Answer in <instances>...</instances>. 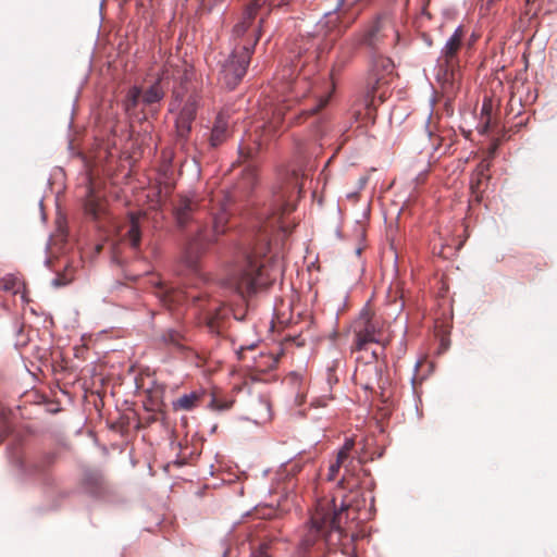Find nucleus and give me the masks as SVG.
<instances>
[{
  "label": "nucleus",
  "instance_id": "29",
  "mask_svg": "<svg viewBox=\"0 0 557 557\" xmlns=\"http://www.w3.org/2000/svg\"><path fill=\"white\" fill-rule=\"evenodd\" d=\"M55 460L54 453H45L37 461L32 463L34 472H42Z\"/></svg>",
  "mask_w": 557,
  "mask_h": 557
},
{
  "label": "nucleus",
  "instance_id": "11",
  "mask_svg": "<svg viewBox=\"0 0 557 557\" xmlns=\"http://www.w3.org/2000/svg\"><path fill=\"white\" fill-rule=\"evenodd\" d=\"M197 109V98L195 96H189L176 117V136L177 139L182 143H186L189 138L193 122L196 119Z\"/></svg>",
  "mask_w": 557,
  "mask_h": 557
},
{
  "label": "nucleus",
  "instance_id": "3",
  "mask_svg": "<svg viewBox=\"0 0 557 557\" xmlns=\"http://www.w3.org/2000/svg\"><path fill=\"white\" fill-rule=\"evenodd\" d=\"M345 509L342 507L337 511L334 499H322L318 502L311 516L312 531L323 537L330 548L336 547L343 539L344 532L341 528V520Z\"/></svg>",
  "mask_w": 557,
  "mask_h": 557
},
{
  "label": "nucleus",
  "instance_id": "12",
  "mask_svg": "<svg viewBox=\"0 0 557 557\" xmlns=\"http://www.w3.org/2000/svg\"><path fill=\"white\" fill-rule=\"evenodd\" d=\"M202 207H205L202 201L195 194L180 196L173 208L176 224L184 228L193 220L194 214Z\"/></svg>",
  "mask_w": 557,
  "mask_h": 557
},
{
  "label": "nucleus",
  "instance_id": "25",
  "mask_svg": "<svg viewBox=\"0 0 557 557\" xmlns=\"http://www.w3.org/2000/svg\"><path fill=\"white\" fill-rule=\"evenodd\" d=\"M162 293H163V301L169 307H172L174 305H180L187 298V294L182 290H175V289L163 290L162 289Z\"/></svg>",
  "mask_w": 557,
  "mask_h": 557
},
{
  "label": "nucleus",
  "instance_id": "20",
  "mask_svg": "<svg viewBox=\"0 0 557 557\" xmlns=\"http://www.w3.org/2000/svg\"><path fill=\"white\" fill-rule=\"evenodd\" d=\"M85 211L95 220L99 219L104 212L103 201L97 197L90 188L85 201Z\"/></svg>",
  "mask_w": 557,
  "mask_h": 557
},
{
  "label": "nucleus",
  "instance_id": "30",
  "mask_svg": "<svg viewBox=\"0 0 557 557\" xmlns=\"http://www.w3.org/2000/svg\"><path fill=\"white\" fill-rule=\"evenodd\" d=\"M182 357L198 368L203 367L207 361V357L205 355L199 354L189 346Z\"/></svg>",
  "mask_w": 557,
  "mask_h": 557
},
{
  "label": "nucleus",
  "instance_id": "24",
  "mask_svg": "<svg viewBox=\"0 0 557 557\" xmlns=\"http://www.w3.org/2000/svg\"><path fill=\"white\" fill-rule=\"evenodd\" d=\"M84 484L91 493H98L102 487L103 478L98 472H86L84 475Z\"/></svg>",
  "mask_w": 557,
  "mask_h": 557
},
{
  "label": "nucleus",
  "instance_id": "43",
  "mask_svg": "<svg viewBox=\"0 0 557 557\" xmlns=\"http://www.w3.org/2000/svg\"><path fill=\"white\" fill-rule=\"evenodd\" d=\"M290 0H281L280 5L281 8L285 4H288Z\"/></svg>",
  "mask_w": 557,
  "mask_h": 557
},
{
  "label": "nucleus",
  "instance_id": "42",
  "mask_svg": "<svg viewBox=\"0 0 557 557\" xmlns=\"http://www.w3.org/2000/svg\"><path fill=\"white\" fill-rule=\"evenodd\" d=\"M244 351H245V349H244V348H242V349L238 351V357H239V359L244 358Z\"/></svg>",
  "mask_w": 557,
  "mask_h": 557
},
{
  "label": "nucleus",
  "instance_id": "34",
  "mask_svg": "<svg viewBox=\"0 0 557 557\" xmlns=\"http://www.w3.org/2000/svg\"><path fill=\"white\" fill-rule=\"evenodd\" d=\"M481 121L483 123V132H487L492 127V102L484 101L481 111Z\"/></svg>",
  "mask_w": 557,
  "mask_h": 557
},
{
  "label": "nucleus",
  "instance_id": "26",
  "mask_svg": "<svg viewBox=\"0 0 557 557\" xmlns=\"http://www.w3.org/2000/svg\"><path fill=\"white\" fill-rule=\"evenodd\" d=\"M257 182V170L252 164H248L243 170L242 185L246 190L252 189Z\"/></svg>",
  "mask_w": 557,
  "mask_h": 557
},
{
  "label": "nucleus",
  "instance_id": "18",
  "mask_svg": "<svg viewBox=\"0 0 557 557\" xmlns=\"http://www.w3.org/2000/svg\"><path fill=\"white\" fill-rule=\"evenodd\" d=\"M230 309L226 307H215L211 309L207 317V325L213 333H221L224 327V319L228 315Z\"/></svg>",
  "mask_w": 557,
  "mask_h": 557
},
{
  "label": "nucleus",
  "instance_id": "19",
  "mask_svg": "<svg viewBox=\"0 0 557 557\" xmlns=\"http://www.w3.org/2000/svg\"><path fill=\"white\" fill-rule=\"evenodd\" d=\"M355 441L352 438H347L338 450V453H344L347 460L341 463V469L344 470V474L341 479V483H343L349 475H352L355 469V458L351 456V450L354 449Z\"/></svg>",
  "mask_w": 557,
  "mask_h": 557
},
{
  "label": "nucleus",
  "instance_id": "5",
  "mask_svg": "<svg viewBox=\"0 0 557 557\" xmlns=\"http://www.w3.org/2000/svg\"><path fill=\"white\" fill-rule=\"evenodd\" d=\"M259 35H249L247 42L236 48L233 53L220 61L219 82L228 89H234L246 74L250 57Z\"/></svg>",
  "mask_w": 557,
  "mask_h": 557
},
{
  "label": "nucleus",
  "instance_id": "15",
  "mask_svg": "<svg viewBox=\"0 0 557 557\" xmlns=\"http://www.w3.org/2000/svg\"><path fill=\"white\" fill-rule=\"evenodd\" d=\"M230 114L222 111L215 117L211 135L209 138L210 146L216 148L225 143L230 136Z\"/></svg>",
  "mask_w": 557,
  "mask_h": 557
},
{
  "label": "nucleus",
  "instance_id": "36",
  "mask_svg": "<svg viewBox=\"0 0 557 557\" xmlns=\"http://www.w3.org/2000/svg\"><path fill=\"white\" fill-rule=\"evenodd\" d=\"M231 405H232V403H222L216 397H213L212 400H211L212 408H214L216 410L228 409L231 407Z\"/></svg>",
  "mask_w": 557,
  "mask_h": 557
},
{
  "label": "nucleus",
  "instance_id": "48",
  "mask_svg": "<svg viewBox=\"0 0 557 557\" xmlns=\"http://www.w3.org/2000/svg\"><path fill=\"white\" fill-rule=\"evenodd\" d=\"M280 510H281V511L283 510V506H282V505H281V507H280Z\"/></svg>",
  "mask_w": 557,
  "mask_h": 557
},
{
  "label": "nucleus",
  "instance_id": "47",
  "mask_svg": "<svg viewBox=\"0 0 557 557\" xmlns=\"http://www.w3.org/2000/svg\"><path fill=\"white\" fill-rule=\"evenodd\" d=\"M360 8H362L361 5H359ZM358 12H361V9H358Z\"/></svg>",
  "mask_w": 557,
  "mask_h": 557
},
{
  "label": "nucleus",
  "instance_id": "37",
  "mask_svg": "<svg viewBox=\"0 0 557 557\" xmlns=\"http://www.w3.org/2000/svg\"><path fill=\"white\" fill-rule=\"evenodd\" d=\"M347 0H338V8H342L344 7L345 2ZM371 0H352L350 5H361V7H366L370 3Z\"/></svg>",
  "mask_w": 557,
  "mask_h": 557
},
{
  "label": "nucleus",
  "instance_id": "33",
  "mask_svg": "<svg viewBox=\"0 0 557 557\" xmlns=\"http://www.w3.org/2000/svg\"><path fill=\"white\" fill-rule=\"evenodd\" d=\"M346 459L344 453H337L336 459L329 467L327 480L334 481L339 474L341 463H343Z\"/></svg>",
  "mask_w": 557,
  "mask_h": 557
},
{
  "label": "nucleus",
  "instance_id": "1",
  "mask_svg": "<svg viewBox=\"0 0 557 557\" xmlns=\"http://www.w3.org/2000/svg\"><path fill=\"white\" fill-rule=\"evenodd\" d=\"M277 226L278 215L275 212L260 218L255 245L246 255L245 268L231 281L232 287L243 299L268 287L275 280L270 269L274 259L271 244L276 242Z\"/></svg>",
  "mask_w": 557,
  "mask_h": 557
},
{
  "label": "nucleus",
  "instance_id": "45",
  "mask_svg": "<svg viewBox=\"0 0 557 557\" xmlns=\"http://www.w3.org/2000/svg\"><path fill=\"white\" fill-rule=\"evenodd\" d=\"M234 317H235V319H239V320L243 319V317H238L236 313H234Z\"/></svg>",
  "mask_w": 557,
  "mask_h": 557
},
{
  "label": "nucleus",
  "instance_id": "40",
  "mask_svg": "<svg viewBox=\"0 0 557 557\" xmlns=\"http://www.w3.org/2000/svg\"><path fill=\"white\" fill-rule=\"evenodd\" d=\"M480 183H481V181H480V180H478V182H476L475 184H474V183H472V184H471L472 193H474V194L476 193V190H478V188H479Z\"/></svg>",
  "mask_w": 557,
  "mask_h": 557
},
{
  "label": "nucleus",
  "instance_id": "14",
  "mask_svg": "<svg viewBox=\"0 0 557 557\" xmlns=\"http://www.w3.org/2000/svg\"><path fill=\"white\" fill-rule=\"evenodd\" d=\"M186 336L181 331L173 329L164 330L158 338L160 347L180 356H183L188 348Z\"/></svg>",
  "mask_w": 557,
  "mask_h": 557
},
{
  "label": "nucleus",
  "instance_id": "9",
  "mask_svg": "<svg viewBox=\"0 0 557 557\" xmlns=\"http://www.w3.org/2000/svg\"><path fill=\"white\" fill-rule=\"evenodd\" d=\"M305 174L298 170H293L286 174L284 185L281 184V198L286 197V203L281 202V216L286 211H293L296 208V201L299 199L304 187ZM296 226L294 221H286L281 218V236H288Z\"/></svg>",
  "mask_w": 557,
  "mask_h": 557
},
{
  "label": "nucleus",
  "instance_id": "27",
  "mask_svg": "<svg viewBox=\"0 0 557 557\" xmlns=\"http://www.w3.org/2000/svg\"><path fill=\"white\" fill-rule=\"evenodd\" d=\"M141 99V90L138 87H132L124 100V109L129 112L134 110L137 104L139 103V100Z\"/></svg>",
  "mask_w": 557,
  "mask_h": 557
},
{
  "label": "nucleus",
  "instance_id": "31",
  "mask_svg": "<svg viewBox=\"0 0 557 557\" xmlns=\"http://www.w3.org/2000/svg\"><path fill=\"white\" fill-rule=\"evenodd\" d=\"M290 90L294 94V98L298 99L300 97H305L308 91V83L305 78L296 77L290 83Z\"/></svg>",
  "mask_w": 557,
  "mask_h": 557
},
{
  "label": "nucleus",
  "instance_id": "41",
  "mask_svg": "<svg viewBox=\"0 0 557 557\" xmlns=\"http://www.w3.org/2000/svg\"><path fill=\"white\" fill-rule=\"evenodd\" d=\"M359 182H360V187L362 188L367 184L368 177L367 176H362V177H360Z\"/></svg>",
  "mask_w": 557,
  "mask_h": 557
},
{
  "label": "nucleus",
  "instance_id": "13",
  "mask_svg": "<svg viewBox=\"0 0 557 557\" xmlns=\"http://www.w3.org/2000/svg\"><path fill=\"white\" fill-rule=\"evenodd\" d=\"M284 384L286 399L294 401L296 406H300L307 395V383L302 375L298 372H290L285 376Z\"/></svg>",
  "mask_w": 557,
  "mask_h": 557
},
{
  "label": "nucleus",
  "instance_id": "2",
  "mask_svg": "<svg viewBox=\"0 0 557 557\" xmlns=\"http://www.w3.org/2000/svg\"><path fill=\"white\" fill-rule=\"evenodd\" d=\"M466 36L463 26H458L447 39L437 58L436 79L441 84L443 92L450 97L459 88L460 61L459 52Z\"/></svg>",
  "mask_w": 557,
  "mask_h": 557
},
{
  "label": "nucleus",
  "instance_id": "28",
  "mask_svg": "<svg viewBox=\"0 0 557 557\" xmlns=\"http://www.w3.org/2000/svg\"><path fill=\"white\" fill-rule=\"evenodd\" d=\"M276 139V126L274 123H268L262 126L259 135V146L268 145L270 140Z\"/></svg>",
  "mask_w": 557,
  "mask_h": 557
},
{
  "label": "nucleus",
  "instance_id": "22",
  "mask_svg": "<svg viewBox=\"0 0 557 557\" xmlns=\"http://www.w3.org/2000/svg\"><path fill=\"white\" fill-rule=\"evenodd\" d=\"M200 400V395L196 392L190 394H184L178 397L174 403L173 407L175 410H191L194 409Z\"/></svg>",
  "mask_w": 557,
  "mask_h": 557
},
{
  "label": "nucleus",
  "instance_id": "46",
  "mask_svg": "<svg viewBox=\"0 0 557 557\" xmlns=\"http://www.w3.org/2000/svg\"><path fill=\"white\" fill-rule=\"evenodd\" d=\"M296 345H297V346H301V345H304V343L297 342V344H296Z\"/></svg>",
  "mask_w": 557,
  "mask_h": 557
},
{
  "label": "nucleus",
  "instance_id": "4",
  "mask_svg": "<svg viewBox=\"0 0 557 557\" xmlns=\"http://www.w3.org/2000/svg\"><path fill=\"white\" fill-rule=\"evenodd\" d=\"M393 61L382 54L372 60V75L368 83V90L364 96V119L374 123L376 117V99L380 103L384 102L387 97V90L384 86L388 83L387 76L393 73Z\"/></svg>",
  "mask_w": 557,
  "mask_h": 557
},
{
  "label": "nucleus",
  "instance_id": "38",
  "mask_svg": "<svg viewBox=\"0 0 557 557\" xmlns=\"http://www.w3.org/2000/svg\"><path fill=\"white\" fill-rule=\"evenodd\" d=\"M252 557H269L268 547L261 546L256 553H253Z\"/></svg>",
  "mask_w": 557,
  "mask_h": 557
},
{
  "label": "nucleus",
  "instance_id": "35",
  "mask_svg": "<svg viewBox=\"0 0 557 557\" xmlns=\"http://www.w3.org/2000/svg\"><path fill=\"white\" fill-rule=\"evenodd\" d=\"M252 149L251 148H239V162H246L252 157Z\"/></svg>",
  "mask_w": 557,
  "mask_h": 557
},
{
  "label": "nucleus",
  "instance_id": "32",
  "mask_svg": "<svg viewBox=\"0 0 557 557\" xmlns=\"http://www.w3.org/2000/svg\"><path fill=\"white\" fill-rule=\"evenodd\" d=\"M278 362V357L274 356H261L260 359L256 363V368L261 371L265 372L268 370H271L276 367Z\"/></svg>",
  "mask_w": 557,
  "mask_h": 557
},
{
  "label": "nucleus",
  "instance_id": "16",
  "mask_svg": "<svg viewBox=\"0 0 557 557\" xmlns=\"http://www.w3.org/2000/svg\"><path fill=\"white\" fill-rule=\"evenodd\" d=\"M301 470V466L297 462H288L281 467V476L284 472H286L285 478V486L283 487L285 492L286 500L290 498L293 505L298 506L297 495L295 493V488L297 486V482L295 480V475Z\"/></svg>",
  "mask_w": 557,
  "mask_h": 557
},
{
  "label": "nucleus",
  "instance_id": "44",
  "mask_svg": "<svg viewBox=\"0 0 557 557\" xmlns=\"http://www.w3.org/2000/svg\"><path fill=\"white\" fill-rule=\"evenodd\" d=\"M11 288H12L11 284H9V283H5V284H4V289H8V290H9V289H11Z\"/></svg>",
  "mask_w": 557,
  "mask_h": 557
},
{
  "label": "nucleus",
  "instance_id": "10",
  "mask_svg": "<svg viewBox=\"0 0 557 557\" xmlns=\"http://www.w3.org/2000/svg\"><path fill=\"white\" fill-rule=\"evenodd\" d=\"M373 360L360 361L357 360V366L354 373L355 383L366 391H372L374 385L379 383L381 376V369L376 362V352H372Z\"/></svg>",
  "mask_w": 557,
  "mask_h": 557
},
{
  "label": "nucleus",
  "instance_id": "17",
  "mask_svg": "<svg viewBox=\"0 0 557 557\" xmlns=\"http://www.w3.org/2000/svg\"><path fill=\"white\" fill-rule=\"evenodd\" d=\"M144 216L140 212H132L128 215L129 226L125 234L126 239L129 242L134 249H137L140 244L141 232L139 220Z\"/></svg>",
  "mask_w": 557,
  "mask_h": 557
},
{
  "label": "nucleus",
  "instance_id": "23",
  "mask_svg": "<svg viewBox=\"0 0 557 557\" xmlns=\"http://www.w3.org/2000/svg\"><path fill=\"white\" fill-rule=\"evenodd\" d=\"M75 269L66 264L62 272L57 273L52 281V285L55 287H62L70 284L74 280Z\"/></svg>",
  "mask_w": 557,
  "mask_h": 557
},
{
  "label": "nucleus",
  "instance_id": "7",
  "mask_svg": "<svg viewBox=\"0 0 557 557\" xmlns=\"http://www.w3.org/2000/svg\"><path fill=\"white\" fill-rule=\"evenodd\" d=\"M399 40V34L394 20L389 15L377 16L364 32L361 44L369 49L383 52L394 48Z\"/></svg>",
  "mask_w": 557,
  "mask_h": 557
},
{
  "label": "nucleus",
  "instance_id": "21",
  "mask_svg": "<svg viewBox=\"0 0 557 557\" xmlns=\"http://www.w3.org/2000/svg\"><path fill=\"white\" fill-rule=\"evenodd\" d=\"M165 95V90L161 85V81L154 82L148 89L141 92V100L145 104L159 102Z\"/></svg>",
  "mask_w": 557,
  "mask_h": 557
},
{
  "label": "nucleus",
  "instance_id": "8",
  "mask_svg": "<svg viewBox=\"0 0 557 557\" xmlns=\"http://www.w3.org/2000/svg\"><path fill=\"white\" fill-rule=\"evenodd\" d=\"M382 323L373 317L370 310L364 309L359 317L351 323V332L354 333V344L351 351H362L367 349L370 343L381 344L383 347L387 345V341L383 338Z\"/></svg>",
  "mask_w": 557,
  "mask_h": 557
},
{
  "label": "nucleus",
  "instance_id": "39",
  "mask_svg": "<svg viewBox=\"0 0 557 557\" xmlns=\"http://www.w3.org/2000/svg\"><path fill=\"white\" fill-rule=\"evenodd\" d=\"M296 339H297V337H292L290 335H285L281 339V346H286L287 344H289L292 342L294 343Z\"/></svg>",
  "mask_w": 557,
  "mask_h": 557
},
{
  "label": "nucleus",
  "instance_id": "6",
  "mask_svg": "<svg viewBox=\"0 0 557 557\" xmlns=\"http://www.w3.org/2000/svg\"><path fill=\"white\" fill-rule=\"evenodd\" d=\"M230 213L227 212L224 205L218 212L212 213V236H208L206 232L200 231L195 237H193L185 248L184 260L187 267L191 270H196L199 258L206 251L208 246L214 240V237L221 235L226 230Z\"/></svg>",
  "mask_w": 557,
  "mask_h": 557
}]
</instances>
